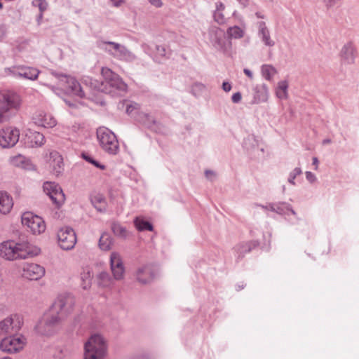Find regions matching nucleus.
Wrapping results in <instances>:
<instances>
[{
    "mask_svg": "<svg viewBox=\"0 0 359 359\" xmlns=\"http://www.w3.org/2000/svg\"><path fill=\"white\" fill-rule=\"evenodd\" d=\"M67 298L59 297L46 312L34 327L36 333L41 336L50 337L60 329L62 322L67 316Z\"/></svg>",
    "mask_w": 359,
    "mask_h": 359,
    "instance_id": "obj_1",
    "label": "nucleus"
},
{
    "mask_svg": "<svg viewBox=\"0 0 359 359\" xmlns=\"http://www.w3.org/2000/svg\"><path fill=\"white\" fill-rule=\"evenodd\" d=\"M101 74L103 81L93 80L90 78L83 79L82 83L97 91L109 94L112 97L121 96L127 90V85L122 79L108 67H102Z\"/></svg>",
    "mask_w": 359,
    "mask_h": 359,
    "instance_id": "obj_2",
    "label": "nucleus"
},
{
    "mask_svg": "<svg viewBox=\"0 0 359 359\" xmlns=\"http://www.w3.org/2000/svg\"><path fill=\"white\" fill-rule=\"evenodd\" d=\"M41 250L27 241L15 243L8 241L0 245V256L7 260L27 259L38 255Z\"/></svg>",
    "mask_w": 359,
    "mask_h": 359,
    "instance_id": "obj_3",
    "label": "nucleus"
},
{
    "mask_svg": "<svg viewBox=\"0 0 359 359\" xmlns=\"http://www.w3.org/2000/svg\"><path fill=\"white\" fill-rule=\"evenodd\" d=\"M22 100L19 94L11 90H0V123L10 121L21 109Z\"/></svg>",
    "mask_w": 359,
    "mask_h": 359,
    "instance_id": "obj_4",
    "label": "nucleus"
},
{
    "mask_svg": "<svg viewBox=\"0 0 359 359\" xmlns=\"http://www.w3.org/2000/svg\"><path fill=\"white\" fill-rule=\"evenodd\" d=\"M84 350V359H104L107 345L102 335L95 334L85 343Z\"/></svg>",
    "mask_w": 359,
    "mask_h": 359,
    "instance_id": "obj_5",
    "label": "nucleus"
},
{
    "mask_svg": "<svg viewBox=\"0 0 359 359\" xmlns=\"http://www.w3.org/2000/svg\"><path fill=\"white\" fill-rule=\"evenodd\" d=\"M97 138L101 148L109 155H116L119 151V144L115 134L107 128L97 130Z\"/></svg>",
    "mask_w": 359,
    "mask_h": 359,
    "instance_id": "obj_6",
    "label": "nucleus"
},
{
    "mask_svg": "<svg viewBox=\"0 0 359 359\" xmlns=\"http://www.w3.org/2000/svg\"><path fill=\"white\" fill-rule=\"evenodd\" d=\"M23 325L22 318L13 314L0 320V337L16 335Z\"/></svg>",
    "mask_w": 359,
    "mask_h": 359,
    "instance_id": "obj_7",
    "label": "nucleus"
},
{
    "mask_svg": "<svg viewBox=\"0 0 359 359\" xmlns=\"http://www.w3.org/2000/svg\"><path fill=\"white\" fill-rule=\"evenodd\" d=\"M26 344V339L23 336L10 335L4 337L0 341V350L13 353L21 351Z\"/></svg>",
    "mask_w": 359,
    "mask_h": 359,
    "instance_id": "obj_8",
    "label": "nucleus"
},
{
    "mask_svg": "<svg viewBox=\"0 0 359 359\" xmlns=\"http://www.w3.org/2000/svg\"><path fill=\"white\" fill-rule=\"evenodd\" d=\"M21 220L22 225L29 229L34 234H41L46 230V224L43 219L32 212L23 213Z\"/></svg>",
    "mask_w": 359,
    "mask_h": 359,
    "instance_id": "obj_9",
    "label": "nucleus"
},
{
    "mask_svg": "<svg viewBox=\"0 0 359 359\" xmlns=\"http://www.w3.org/2000/svg\"><path fill=\"white\" fill-rule=\"evenodd\" d=\"M43 191L50 197L57 208L65 201V195L61 187L55 182H46L43 185Z\"/></svg>",
    "mask_w": 359,
    "mask_h": 359,
    "instance_id": "obj_10",
    "label": "nucleus"
},
{
    "mask_svg": "<svg viewBox=\"0 0 359 359\" xmlns=\"http://www.w3.org/2000/svg\"><path fill=\"white\" fill-rule=\"evenodd\" d=\"M20 130L16 128L6 127L0 130V146L10 148L15 146L19 140Z\"/></svg>",
    "mask_w": 359,
    "mask_h": 359,
    "instance_id": "obj_11",
    "label": "nucleus"
},
{
    "mask_svg": "<svg viewBox=\"0 0 359 359\" xmlns=\"http://www.w3.org/2000/svg\"><path fill=\"white\" fill-rule=\"evenodd\" d=\"M134 276L141 285H148L156 278V272L151 264H147L139 266L135 271Z\"/></svg>",
    "mask_w": 359,
    "mask_h": 359,
    "instance_id": "obj_12",
    "label": "nucleus"
},
{
    "mask_svg": "<svg viewBox=\"0 0 359 359\" xmlns=\"http://www.w3.org/2000/svg\"><path fill=\"white\" fill-rule=\"evenodd\" d=\"M209 39L212 46L219 50L225 51L226 41L224 32L218 27L211 26L208 29Z\"/></svg>",
    "mask_w": 359,
    "mask_h": 359,
    "instance_id": "obj_13",
    "label": "nucleus"
},
{
    "mask_svg": "<svg viewBox=\"0 0 359 359\" xmlns=\"http://www.w3.org/2000/svg\"><path fill=\"white\" fill-rule=\"evenodd\" d=\"M45 274L43 266L34 263H25L22 266V276L25 278L31 280H37Z\"/></svg>",
    "mask_w": 359,
    "mask_h": 359,
    "instance_id": "obj_14",
    "label": "nucleus"
},
{
    "mask_svg": "<svg viewBox=\"0 0 359 359\" xmlns=\"http://www.w3.org/2000/svg\"><path fill=\"white\" fill-rule=\"evenodd\" d=\"M8 71L13 76H19L25 79L35 80L37 79L39 72L34 68L29 67H13L8 68Z\"/></svg>",
    "mask_w": 359,
    "mask_h": 359,
    "instance_id": "obj_15",
    "label": "nucleus"
},
{
    "mask_svg": "<svg viewBox=\"0 0 359 359\" xmlns=\"http://www.w3.org/2000/svg\"><path fill=\"white\" fill-rule=\"evenodd\" d=\"M259 245L258 241H250L241 242L233 247V250L236 253V262H240L246 253L250 252L253 249Z\"/></svg>",
    "mask_w": 359,
    "mask_h": 359,
    "instance_id": "obj_16",
    "label": "nucleus"
},
{
    "mask_svg": "<svg viewBox=\"0 0 359 359\" xmlns=\"http://www.w3.org/2000/svg\"><path fill=\"white\" fill-rule=\"evenodd\" d=\"M357 55V50L351 41L344 44L341 50V60L347 64H353Z\"/></svg>",
    "mask_w": 359,
    "mask_h": 359,
    "instance_id": "obj_17",
    "label": "nucleus"
},
{
    "mask_svg": "<svg viewBox=\"0 0 359 359\" xmlns=\"http://www.w3.org/2000/svg\"><path fill=\"white\" fill-rule=\"evenodd\" d=\"M49 163L55 175H59L64 170V162L62 156L56 151L49 154Z\"/></svg>",
    "mask_w": 359,
    "mask_h": 359,
    "instance_id": "obj_18",
    "label": "nucleus"
},
{
    "mask_svg": "<svg viewBox=\"0 0 359 359\" xmlns=\"http://www.w3.org/2000/svg\"><path fill=\"white\" fill-rule=\"evenodd\" d=\"M253 90L254 97L252 104H258L267 101L269 93L267 86L265 83L256 85Z\"/></svg>",
    "mask_w": 359,
    "mask_h": 359,
    "instance_id": "obj_19",
    "label": "nucleus"
},
{
    "mask_svg": "<svg viewBox=\"0 0 359 359\" xmlns=\"http://www.w3.org/2000/svg\"><path fill=\"white\" fill-rule=\"evenodd\" d=\"M72 95L79 99L85 97V90L81 83L79 82L74 77L69 76V96Z\"/></svg>",
    "mask_w": 359,
    "mask_h": 359,
    "instance_id": "obj_20",
    "label": "nucleus"
},
{
    "mask_svg": "<svg viewBox=\"0 0 359 359\" xmlns=\"http://www.w3.org/2000/svg\"><path fill=\"white\" fill-rule=\"evenodd\" d=\"M34 123L38 126L44 128H53L56 126V120L55 118L48 114L39 113L34 117Z\"/></svg>",
    "mask_w": 359,
    "mask_h": 359,
    "instance_id": "obj_21",
    "label": "nucleus"
},
{
    "mask_svg": "<svg viewBox=\"0 0 359 359\" xmlns=\"http://www.w3.org/2000/svg\"><path fill=\"white\" fill-rule=\"evenodd\" d=\"M90 201L93 206L100 212L107 210V203L106 198L100 193H94L90 195Z\"/></svg>",
    "mask_w": 359,
    "mask_h": 359,
    "instance_id": "obj_22",
    "label": "nucleus"
},
{
    "mask_svg": "<svg viewBox=\"0 0 359 359\" xmlns=\"http://www.w3.org/2000/svg\"><path fill=\"white\" fill-rule=\"evenodd\" d=\"M11 162L14 166L25 170H31L34 169V165L32 163L31 161L21 154L12 157Z\"/></svg>",
    "mask_w": 359,
    "mask_h": 359,
    "instance_id": "obj_23",
    "label": "nucleus"
},
{
    "mask_svg": "<svg viewBox=\"0 0 359 359\" xmlns=\"http://www.w3.org/2000/svg\"><path fill=\"white\" fill-rule=\"evenodd\" d=\"M135 119L148 128H151L156 123V119L149 114L136 111Z\"/></svg>",
    "mask_w": 359,
    "mask_h": 359,
    "instance_id": "obj_24",
    "label": "nucleus"
},
{
    "mask_svg": "<svg viewBox=\"0 0 359 359\" xmlns=\"http://www.w3.org/2000/svg\"><path fill=\"white\" fill-rule=\"evenodd\" d=\"M271 211L280 215H287V212H290L293 215H297L296 212L292 209V205L286 202L274 203L271 207Z\"/></svg>",
    "mask_w": 359,
    "mask_h": 359,
    "instance_id": "obj_25",
    "label": "nucleus"
},
{
    "mask_svg": "<svg viewBox=\"0 0 359 359\" xmlns=\"http://www.w3.org/2000/svg\"><path fill=\"white\" fill-rule=\"evenodd\" d=\"M13 198L6 191H0V212L8 213L13 208Z\"/></svg>",
    "mask_w": 359,
    "mask_h": 359,
    "instance_id": "obj_26",
    "label": "nucleus"
},
{
    "mask_svg": "<svg viewBox=\"0 0 359 359\" xmlns=\"http://www.w3.org/2000/svg\"><path fill=\"white\" fill-rule=\"evenodd\" d=\"M57 243L61 249L67 250V226L59 229L57 233Z\"/></svg>",
    "mask_w": 359,
    "mask_h": 359,
    "instance_id": "obj_27",
    "label": "nucleus"
},
{
    "mask_svg": "<svg viewBox=\"0 0 359 359\" xmlns=\"http://www.w3.org/2000/svg\"><path fill=\"white\" fill-rule=\"evenodd\" d=\"M28 138L30 140L32 147H41L45 142L43 135L39 132H31Z\"/></svg>",
    "mask_w": 359,
    "mask_h": 359,
    "instance_id": "obj_28",
    "label": "nucleus"
},
{
    "mask_svg": "<svg viewBox=\"0 0 359 359\" xmlns=\"http://www.w3.org/2000/svg\"><path fill=\"white\" fill-rule=\"evenodd\" d=\"M134 224H135L136 229L139 231H152L153 229H154L153 225L151 222H149L147 220H144V219L138 217H137L134 219Z\"/></svg>",
    "mask_w": 359,
    "mask_h": 359,
    "instance_id": "obj_29",
    "label": "nucleus"
},
{
    "mask_svg": "<svg viewBox=\"0 0 359 359\" xmlns=\"http://www.w3.org/2000/svg\"><path fill=\"white\" fill-rule=\"evenodd\" d=\"M113 282V280L109 273L102 271L97 275L98 285L102 287H109Z\"/></svg>",
    "mask_w": 359,
    "mask_h": 359,
    "instance_id": "obj_30",
    "label": "nucleus"
},
{
    "mask_svg": "<svg viewBox=\"0 0 359 359\" xmlns=\"http://www.w3.org/2000/svg\"><path fill=\"white\" fill-rule=\"evenodd\" d=\"M229 39H241L244 36V30L238 26L229 27L226 30Z\"/></svg>",
    "mask_w": 359,
    "mask_h": 359,
    "instance_id": "obj_31",
    "label": "nucleus"
},
{
    "mask_svg": "<svg viewBox=\"0 0 359 359\" xmlns=\"http://www.w3.org/2000/svg\"><path fill=\"white\" fill-rule=\"evenodd\" d=\"M287 88L288 83L287 81L284 80L278 82L276 90L277 97L280 99H286L287 97Z\"/></svg>",
    "mask_w": 359,
    "mask_h": 359,
    "instance_id": "obj_32",
    "label": "nucleus"
},
{
    "mask_svg": "<svg viewBox=\"0 0 359 359\" xmlns=\"http://www.w3.org/2000/svg\"><path fill=\"white\" fill-rule=\"evenodd\" d=\"M110 267L111 269L124 268L121 257L116 252H111L110 255Z\"/></svg>",
    "mask_w": 359,
    "mask_h": 359,
    "instance_id": "obj_33",
    "label": "nucleus"
},
{
    "mask_svg": "<svg viewBox=\"0 0 359 359\" xmlns=\"http://www.w3.org/2000/svg\"><path fill=\"white\" fill-rule=\"evenodd\" d=\"M261 72L264 78L268 81H271L273 76L277 73L276 69L271 65H263Z\"/></svg>",
    "mask_w": 359,
    "mask_h": 359,
    "instance_id": "obj_34",
    "label": "nucleus"
},
{
    "mask_svg": "<svg viewBox=\"0 0 359 359\" xmlns=\"http://www.w3.org/2000/svg\"><path fill=\"white\" fill-rule=\"evenodd\" d=\"M111 245V236L107 233H102L99 240L100 248L102 250H109L110 249Z\"/></svg>",
    "mask_w": 359,
    "mask_h": 359,
    "instance_id": "obj_35",
    "label": "nucleus"
},
{
    "mask_svg": "<svg viewBox=\"0 0 359 359\" xmlns=\"http://www.w3.org/2000/svg\"><path fill=\"white\" fill-rule=\"evenodd\" d=\"M154 48L156 50V60L158 62H161L163 60L168 58L167 57V50L165 47L163 46H160L157 44H154Z\"/></svg>",
    "mask_w": 359,
    "mask_h": 359,
    "instance_id": "obj_36",
    "label": "nucleus"
},
{
    "mask_svg": "<svg viewBox=\"0 0 359 359\" xmlns=\"http://www.w3.org/2000/svg\"><path fill=\"white\" fill-rule=\"evenodd\" d=\"M105 50L108 51L110 54L113 55L114 57L118 58L119 60H126L130 55V52L124 46H123V48L118 49L116 52H112L111 49L107 48H105Z\"/></svg>",
    "mask_w": 359,
    "mask_h": 359,
    "instance_id": "obj_37",
    "label": "nucleus"
},
{
    "mask_svg": "<svg viewBox=\"0 0 359 359\" xmlns=\"http://www.w3.org/2000/svg\"><path fill=\"white\" fill-rule=\"evenodd\" d=\"M206 90V86L200 82H196L191 86V93L196 97H200Z\"/></svg>",
    "mask_w": 359,
    "mask_h": 359,
    "instance_id": "obj_38",
    "label": "nucleus"
},
{
    "mask_svg": "<svg viewBox=\"0 0 359 359\" xmlns=\"http://www.w3.org/2000/svg\"><path fill=\"white\" fill-rule=\"evenodd\" d=\"M81 157L89 163L93 165L95 167L100 169V170H105L106 166L102 163H100L99 161L94 159L90 154L86 152L81 153Z\"/></svg>",
    "mask_w": 359,
    "mask_h": 359,
    "instance_id": "obj_39",
    "label": "nucleus"
},
{
    "mask_svg": "<svg viewBox=\"0 0 359 359\" xmlns=\"http://www.w3.org/2000/svg\"><path fill=\"white\" fill-rule=\"evenodd\" d=\"M258 35L259 38H261L262 41L267 46H273L275 45V42L271 39L269 30L263 31L261 32H258Z\"/></svg>",
    "mask_w": 359,
    "mask_h": 359,
    "instance_id": "obj_40",
    "label": "nucleus"
},
{
    "mask_svg": "<svg viewBox=\"0 0 359 359\" xmlns=\"http://www.w3.org/2000/svg\"><path fill=\"white\" fill-rule=\"evenodd\" d=\"M81 278L82 280V287L84 289V290H86L88 289V287H90V285H91V273H90V271L89 270H88L87 271H83V273H82L81 274Z\"/></svg>",
    "mask_w": 359,
    "mask_h": 359,
    "instance_id": "obj_41",
    "label": "nucleus"
},
{
    "mask_svg": "<svg viewBox=\"0 0 359 359\" xmlns=\"http://www.w3.org/2000/svg\"><path fill=\"white\" fill-rule=\"evenodd\" d=\"M32 5L37 6L41 13H43L48 8V2L46 0H34Z\"/></svg>",
    "mask_w": 359,
    "mask_h": 359,
    "instance_id": "obj_42",
    "label": "nucleus"
},
{
    "mask_svg": "<svg viewBox=\"0 0 359 359\" xmlns=\"http://www.w3.org/2000/svg\"><path fill=\"white\" fill-rule=\"evenodd\" d=\"M67 349L65 347L61 348L57 346L55 349V352L53 353V358L55 359H62L66 355Z\"/></svg>",
    "mask_w": 359,
    "mask_h": 359,
    "instance_id": "obj_43",
    "label": "nucleus"
},
{
    "mask_svg": "<svg viewBox=\"0 0 359 359\" xmlns=\"http://www.w3.org/2000/svg\"><path fill=\"white\" fill-rule=\"evenodd\" d=\"M114 278L119 280L123 278L125 268L111 269Z\"/></svg>",
    "mask_w": 359,
    "mask_h": 359,
    "instance_id": "obj_44",
    "label": "nucleus"
},
{
    "mask_svg": "<svg viewBox=\"0 0 359 359\" xmlns=\"http://www.w3.org/2000/svg\"><path fill=\"white\" fill-rule=\"evenodd\" d=\"M53 90L57 96L61 97L65 102H67V93L65 89L61 88L60 87L53 86Z\"/></svg>",
    "mask_w": 359,
    "mask_h": 359,
    "instance_id": "obj_45",
    "label": "nucleus"
},
{
    "mask_svg": "<svg viewBox=\"0 0 359 359\" xmlns=\"http://www.w3.org/2000/svg\"><path fill=\"white\" fill-rule=\"evenodd\" d=\"M302 169L300 168H295L290 173L288 177V182L294 185V179L297 176L302 174Z\"/></svg>",
    "mask_w": 359,
    "mask_h": 359,
    "instance_id": "obj_46",
    "label": "nucleus"
},
{
    "mask_svg": "<svg viewBox=\"0 0 359 359\" xmlns=\"http://www.w3.org/2000/svg\"><path fill=\"white\" fill-rule=\"evenodd\" d=\"M111 229L113 232L118 236H123L126 233V229L118 224H113Z\"/></svg>",
    "mask_w": 359,
    "mask_h": 359,
    "instance_id": "obj_47",
    "label": "nucleus"
},
{
    "mask_svg": "<svg viewBox=\"0 0 359 359\" xmlns=\"http://www.w3.org/2000/svg\"><path fill=\"white\" fill-rule=\"evenodd\" d=\"M214 20L219 25L225 22V18L222 12L215 11L213 14Z\"/></svg>",
    "mask_w": 359,
    "mask_h": 359,
    "instance_id": "obj_48",
    "label": "nucleus"
},
{
    "mask_svg": "<svg viewBox=\"0 0 359 359\" xmlns=\"http://www.w3.org/2000/svg\"><path fill=\"white\" fill-rule=\"evenodd\" d=\"M68 232H69V236H72L73 238V241H72V245H69V250H70L74 248L75 244L77 242V238H76V233L73 229L69 227Z\"/></svg>",
    "mask_w": 359,
    "mask_h": 359,
    "instance_id": "obj_49",
    "label": "nucleus"
},
{
    "mask_svg": "<svg viewBox=\"0 0 359 359\" xmlns=\"http://www.w3.org/2000/svg\"><path fill=\"white\" fill-rule=\"evenodd\" d=\"M103 43L111 46L112 47L113 50H114V52H116V50H118V49L123 48V45H121L118 43H115L113 41H105V42H103Z\"/></svg>",
    "mask_w": 359,
    "mask_h": 359,
    "instance_id": "obj_50",
    "label": "nucleus"
},
{
    "mask_svg": "<svg viewBox=\"0 0 359 359\" xmlns=\"http://www.w3.org/2000/svg\"><path fill=\"white\" fill-rule=\"evenodd\" d=\"M242 95L240 92L235 93L231 96V100L233 103H239L241 101Z\"/></svg>",
    "mask_w": 359,
    "mask_h": 359,
    "instance_id": "obj_51",
    "label": "nucleus"
},
{
    "mask_svg": "<svg viewBox=\"0 0 359 359\" xmlns=\"http://www.w3.org/2000/svg\"><path fill=\"white\" fill-rule=\"evenodd\" d=\"M305 175H306V180H307L309 182H311V183H313L314 182H316V175H315L313 173H312V172H310V171H306V172H305Z\"/></svg>",
    "mask_w": 359,
    "mask_h": 359,
    "instance_id": "obj_52",
    "label": "nucleus"
},
{
    "mask_svg": "<svg viewBox=\"0 0 359 359\" xmlns=\"http://www.w3.org/2000/svg\"><path fill=\"white\" fill-rule=\"evenodd\" d=\"M205 175L207 179H208L210 181H212L215 177V172L211 170H206L205 171Z\"/></svg>",
    "mask_w": 359,
    "mask_h": 359,
    "instance_id": "obj_53",
    "label": "nucleus"
},
{
    "mask_svg": "<svg viewBox=\"0 0 359 359\" xmlns=\"http://www.w3.org/2000/svg\"><path fill=\"white\" fill-rule=\"evenodd\" d=\"M340 0H324V2L325 4L326 7L327 8H330L334 6Z\"/></svg>",
    "mask_w": 359,
    "mask_h": 359,
    "instance_id": "obj_54",
    "label": "nucleus"
},
{
    "mask_svg": "<svg viewBox=\"0 0 359 359\" xmlns=\"http://www.w3.org/2000/svg\"><path fill=\"white\" fill-rule=\"evenodd\" d=\"M148 1L152 6H154L156 8H160L163 5L161 0H148Z\"/></svg>",
    "mask_w": 359,
    "mask_h": 359,
    "instance_id": "obj_55",
    "label": "nucleus"
},
{
    "mask_svg": "<svg viewBox=\"0 0 359 359\" xmlns=\"http://www.w3.org/2000/svg\"><path fill=\"white\" fill-rule=\"evenodd\" d=\"M222 89L225 92H229L231 90V85L227 81H224L222 83Z\"/></svg>",
    "mask_w": 359,
    "mask_h": 359,
    "instance_id": "obj_56",
    "label": "nucleus"
},
{
    "mask_svg": "<svg viewBox=\"0 0 359 359\" xmlns=\"http://www.w3.org/2000/svg\"><path fill=\"white\" fill-rule=\"evenodd\" d=\"M258 28L259 31L258 32H263L264 30H268V28L266 26V23L264 21H261L258 22Z\"/></svg>",
    "mask_w": 359,
    "mask_h": 359,
    "instance_id": "obj_57",
    "label": "nucleus"
},
{
    "mask_svg": "<svg viewBox=\"0 0 359 359\" xmlns=\"http://www.w3.org/2000/svg\"><path fill=\"white\" fill-rule=\"evenodd\" d=\"M135 107L132 104L128 105L126 107V113L129 115H132L135 117V113L133 114V111L135 110Z\"/></svg>",
    "mask_w": 359,
    "mask_h": 359,
    "instance_id": "obj_58",
    "label": "nucleus"
},
{
    "mask_svg": "<svg viewBox=\"0 0 359 359\" xmlns=\"http://www.w3.org/2000/svg\"><path fill=\"white\" fill-rule=\"evenodd\" d=\"M6 34V29L5 26H0V41H2L5 37Z\"/></svg>",
    "mask_w": 359,
    "mask_h": 359,
    "instance_id": "obj_59",
    "label": "nucleus"
},
{
    "mask_svg": "<svg viewBox=\"0 0 359 359\" xmlns=\"http://www.w3.org/2000/svg\"><path fill=\"white\" fill-rule=\"evenodd\" d=\"M225 8V6L222 2H218L216 4V10L215 11L222 12Z\"/></svg>",
    "mask_w": 359,
    "mask_h": 359,
    "instance_id": "obj_60",
    "label": "nucleus"
},
{
    "mask_svg": "<svg viewBox=\"0 0 359 359\" xmlns=\"http://www.w3.org/2000/svg\"><path fill=\"white\" fill-rule=\"evenodd\" d=\"M110 1L116 7L120 6L124 2L123 0H110Z\"/></svg>",
    "mask_w": 359,
    "mask_h": 359,
    "instance_id": "obj_61",
    "label": "nucleus"
},
{
    "mask_svg": "<svg viewBox=\"0 0 359 359\" xmlns=\"http://www.w3.org/2000/svg\"><path fill=\"white\" fill-rule=\"evenodd\" d=\"M53 74L56 78H58V79L63 78V79H65L66 81L67 80V74H58V73H56V72H53Z\"/></svg>",
    "mask_w": 359,
    "mask_h": 359,
    "instance_id": "obj_62",
    "label": "nucleus"
},
{
    "mask_svg": "<svg viewBox=\"0 0 359 359\" xmlns=\"http://www.w3.org/2000/svg\"><path fill=\"white\" fill-rule=\"evenodd\" d=\"M245 75H247L250 79H252L253 74L252 72L248 69H244L243 70Z\"/></svg>",
    "mask_w": 359,
    "mask_h": 359,
    "instance_id": "obj_63",
    "label": "nucleus"
},
{
    "mask_svg": "<svg viewBox=\"0 0 359 359\" xmlns=\"http://www.w3.org/2000/svg\"><path fill=\"white\" fill-rule=\"evenodd\" d=\"M239 4L243 6V8H245L248 5L249 0H237Z\"/></svg>",
    "mask_w": 359,
    "mask_h": 359,
    "instance_id": "obj_64",
    "label": "nucleus"
}]
</instances>
